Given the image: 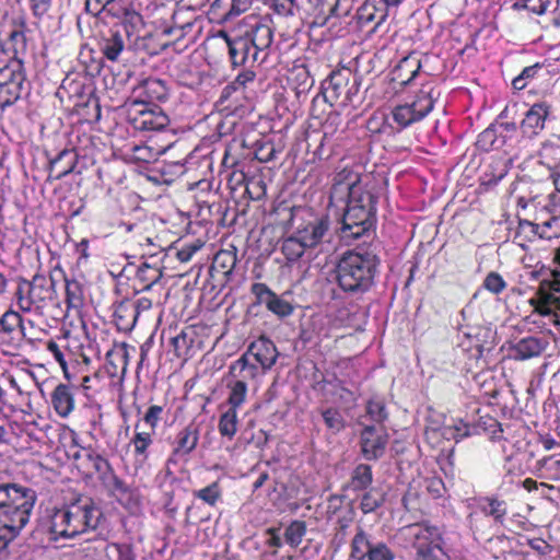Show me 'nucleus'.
Returning <instances> with one entry per match:
<instances>
[{
    "mask_svg": "<svg viewBox=\"0 0 560 560\" xmlns=\"http://www.w3.org/2000/svg\"><path fill=\"white\" fill-rule=\"evenodd\" d=\"M362 77L349 67H340L330 72L322 83L325 102L331 106L347 107L359 100Z\"/></svg>",
    "mask_w": 560,
    "mask_h": 560,
    "instance_id": "0eeeda50",
    "label": "nucleus"
},
{
    "mask_svg": "<svg viewBox=\"0 0 560 560\" xmlns=\"http://www.w3.org/2000/svg\"><path fill=\"white\" fill-rule=\"evenodd\" d=\"M529 305L533 306L534 313L544 317L560 307V298L546 291L544 287H538L534 296L529 300Z\"/></svg>",
    "mask_w": 560,
    "mask_h": 560,
    "instance_id": "4c0bfd02",
    "label": "nucleus"
},
{
    "mask_svg": "<svg viewBox=\"0 0 560 560\" xmlns=\"http://www.w3.org/2000/svg\"><path fill=\"white\" fill-rule=\"evenodd\" d=\"M152 23L161 31L162 35L175 36V39L184 37L195 26L194 22H179V13L165 4L155 5Z\"/></svg>",
    "mask_w": 560,
    "mask_h": 560,
    "instance_id": "aec40b11",
    "label": "nucleus"
},
{
    "mask_svg": "<svg viewBox=\"0 0 560 560\" xmlns=\"http://www.w3.org/2000/svg\"><path fill=\"white\" fill-rule=\"evenodd\" d=\"M56 95L62 103L71 104L78 115L95 118L101 116L98 97L95 95L92 84L88 83L83 75L67 74Z\"/></svg>",
    "mask_w": 560,
    "mask_h": 560,
    "instance_id": "6e6552de",
    "label": "nucleus"
},
{
    "mask_svg": "<svg viewBox=\"0 0 560 560\" xmlns=\"http://www.w3.org/2000/svg\"><path fill=\"white\" fill-rule=\"evenodd\" d=\"M435 91L434 81L422 82L420 89L408 101L392 108L390 118L398 131L423 120L433 110Z\"/></svg>",
    "mask_w": 560,
    "mask_h": 560,
    "instance_id": "423d86ee",
    "label": "nucleus"
},
{
    "mask_svg": "<svg viewBox=\"0 0 560 560\" xmlns=\"http://www.w3.org/2000/svg\"><path fill=\"white\" fill-rule=\"evenodd\" d=\"M90 472H94L98 481L112 492L126 494L130 490L126 482L116 474L113 465L104 455L96 460Z\"/></svg>",
    "mask_w": 560,
    "mask_h": 560,
    "instance_id": "a878e982",
    "label": "nucleus"
},
{
    "mask_svg": "<svg viewBox=\"0 0 560 560\" xmlns=\"http://www.w3.org/2000/svg\"><path fill=\"white\" fill-rule=\"evenodd\" d=\"M125 49V39L119 30L110 28L100 42V50L103 56L112 61H118L119 56Z\"/></svg>",
    "mask_w": 560,
    "mask_h": 560,
    "instance_id": "c9c22d12",
    "label": "nucleus"
},
{
    "mask_svg": "<svg viewBox=\"0 0 560 560\" xmlns=\"http://www.w3.org/2000/svg\"><path fill=\"white\" fill-rule=\"evenodd\" d=\"M553 3V0H518L511 5L510 10L514 18L529 20L532 15L545 14Z\"/></svg>",
    "mask_w": 560,
    "mask_h": 560,
    "instance_id": "72a5a7b5",
    "label": "nucleus"
},
{
    "mask_svg": "<svg viewBox=\"0 0 560 560\" xmlns=\"http://www.w3.org/2000/svg\"><path fill=\"white\" fill-rule=\"evenodd\" d=\"M288 81L295 91L296 96L307 93L314 85V78L312 77L308 67L304 63H295L290 69Z\"/></svg>",
    "mask_w": 560,
    "mask_h": 560,
    "instance_id": "e433bc0d",
    "label": "nucleus"
},
{
    "mask_svg": "<svg viewBox=\"0 0 560 560\" xmlns=\"http://www.w3.org/2000/svg\"><path fill=\"white\" fill-rule=\"evenodd\" d=\"M56 294L54 278L36 273L32 280L18 279L14 300L22 312H31L46 307L56 299Z\"/></svg>",
    "mask_w": 560,
    "mask_h": 560,
    "instance_id": "1a4fd4ad",
    "label": "nucleus"
},
{
    "mask_svg": "<svg viewBox=\"0 0 560 560\" xmlns=\"http://www.w3.org/2000/svg\"><path fill=\"white\" fill-rule=\"evenodd\" d=\"M65 279V302L68 311L79 312L84 305V290L82 284L75 279Z\"/></svg>",
    "mask_w": 560,
    "mask_h": 560,
    "instance_id": "37998d69",
    "label": "nucleus"
},
{
    "mask_svg": "<svg viewBox=\"0 0 560 560\" xmlns=\"http://www.w3.org/2000/svg\"><path fill=\"white\" fill-rule=\"evenodd\" d=\"M127 120L139 131H162L170 125L168 115L156 104L127 103Z\"/></svg>",
    "mask_w": 560,
    "mask_h": 560,
    "instance_id": "dca6fc26",
    "label": "nucleus"
},
{
    "mask_svg": "<svg viewBox=\"0 0 560 560\" xmlns=\"http://www.w3.org/2000/svg\"><path fill=\"white\" fill-rule=\"evenodd\" d=\"M271 23L267 16L249 14L243 19L235 36L221 33L233 67H256L266 61L273 42Z\"/></svg>",
    "mask_w": 560,
    "mask_h": 560,
    "instance_id": "f257e3e1",
    "label": "nucleus"
},
{
    "mask_svg": "<svg viewBox=\"0 0 560 560\" xmlns=\"http://www.w3.org/2000/svg\"><path fill=\"white\" fill-rule=\"evenodd\" d=\"M267 310L278 317L283 318L290 316L293 313L294 307L290 302L275 293L271 301L268 302Z\"/></svg>",
    "mask_w": 560,
    "mask_h": 560,
    "instance_id": "338daca9",
    "label": "nucleus"
},
{
    "mask_svg": "<svg viewBox=\"0 0 560 560\" xmlns=\"http://www.w3.org/2000/svg\"><path fill=\"white\" fill-rule=\"evenodd\" d=\"M26 23L24 20H14L3 45V51L12 52L11 59L21 58L27 50Z\"/></svg>",
    "mask_w": 560,
    "mask_h": 560,
    "instance_id": "c756f323",
    "label": "nucleus"
},
{
    "mask_svg": "<svg viewBox=\"0 0 560 560\" xmlns=\"http://www.w3.org/2000/svg\"><path fill=\"white\" fill-rule=\"evenodd\" d=\"M164 269L163 259L155 253H150L149 257H143L138 265H126L121 270V276L127 278L129 287L135 294H138L160 284Z\"/></svg>",
    "mask_w": 560,
    "mask_h": 560,
    "instance_id": "9b49d317",
    "label": "nucleus"
},
{
    "mask_svg": "<svg viewBox=\"0 0 560 560\" xmlns=\"http://www.w3.org/2000/svg\"><path fill=\"white\" fill-rule=\"evenodd\" d=\"M244 97L243 92L230 82L222 89L219 103L222 105L225 104V108L228 109H236Z\"/></svg>",
    "mask_w": 560,
    "mask_h": 560,
    "instance_id": "e2e57ef3",
    "label": "nucleus"
},
{
    "mask_svg": "<svg viewBox=\"0 0 560 560\" xmlns=\"http://www.w3.org/2000/svg\"><path fill=\"white\" fill-rule=\"evenodd\" d=\"M482 287L490 293L499 295L506 289L508 283L499 272L491 271L483 279Z\"/></svg>",
    "mask_w": 560,
    "mask_h": 560,
    "instance_id": "774afa93",
    "label": "nucleus"
},
{
    "mask_svg": "<svg viewBox=\"0 0 560 560\" xmlns=\"http://www.w3.org/2000/svg\"><path fill=\"white\" fill-rule=\"evenodd\" d=\"M549 342L542 337H524L520 339L513 347L512 351L516 360H528L539 357L548 347Z\"/></svg>",
    "mask_w": 560,
    "mask_h": 560,
    "instance_id": "473e14b6",
    "label": "nucleus"
},
{
    "mask_svg": "<svg viewBox=\"0 0 560 560\" xmlns=\"http://www.w3.org/2000/svg\"><path fill=\"white\" fill-rule=\"evenodd\" d=\"M474 427L476 429V434L485 433L489 435L492 441L503 439V428L502 424L492 416L486 413L480 415L477 421L474 422Z\"/></svg>",
    "mask_w": 560,
    "mask_h": 560,
    "instance_id": "a18cd8bd",
    "label": "nucleus"
},
{
    "mask_svg": "<svg viewBox=\"0 0 560 560\" xmlns=\"http://www.w3.org/2000/svg\"><path fill=\"white\" fill-rule=\"evenodd\" d=\"M36 502L34 489L18 482L0 483V558L30 523Z\"/></svg>",
    "mask_w": 560,
    "mask_h": 560,
    "instance_id": "f03ea898",
    "label": "nucleus"
},
{
    "mask_svg": "<svg viewBox=\"0 0 560 560\" xmlns=\"http://www.w3.org/2000/svg\"><path fill=\"white\" fill-rule=\"evenodd\" d=\"M373 482L372 467L368 464H359L351 471L349 481L343 486V490L362 492L368 490Z\"/></svg>",
    "mask_w": 560,
    "mask_h": 560,
    "instance_id": "58836bf2",
    "label": "nucleus"
},
{
    "mask_svg": "<svg viewBox=\"0 0 560 560\" xmlns=\"http://www.w3.org/2000/svg\"><path fill=\"white\" fill-rule=\"evenodd\" d=\"M306 248L296 233L284 238L281 243V253L291 264L298 261L304 255Z\"/></svg>",
    "mask_w": 560,
    "mask_h": 560,
    "instance_id": "3c124183",
    "label": "nucleus"
},
{
    "mask_svg": "<svg viewBox=\"0 0 560 560\" xmlns=\"http://www.w3.org/2000/svg\"><path fill=\"white\" fill-rule=\"evenodd\" d=\"M537 238H542L540 224L526 219H520L514 235L515 242H517L520 246L525 247L526 243H532Z\"/></svg>",
    "mask_w": 560,
    "mask_h": 560,
    "instance_id": "49530a36",
    "label": "nucleus"
},
{
    "mask_svg": "<svg viewBox=\"0 0 560 560\" xmlns=\"http://www.w3.org/2000/svg\"><path fill=\"white\" fill-rule=\"evenodd\" d=\"M47 518L49 540L57 541L95 530L104 520V513L91 497L80 494L60 508H52Z\"/></svg>",
    "mask_w": 560,
    "mask_h": 560,
    "instance_id": "7ed1b4c3",
    "label": "nucleus"
},
{
    "mask_svg": "<svg viewBox=\"0 0 560 560\" xmlns=\"http://www.w3.org/2000/svg\"><path fill=\"white\" fill-rule=\"evenodd\" d=\"M389 442L386 429L375 425H365L360 432V452L365 460H378L385 455Z\"/></svg>",
    "mask_w": 560,
    "mask_h": 560,
    "instance_id": "a211bd4d",
    "label": "nucleus"
},
{
    "mask_svg": "<svg viewBox=\"0 0 560 560\" xmlns=\"http://www.w3.org/2000/svg\"><path fill=\"white\" fill-rule=\"evenodd\" d=\"M192 335L191 330L183 329L176 336L171 337V345L176 358L187 360L190 357V351L195 342Z\"/></svg>",
    "mask_w": 560,
    "mask_h": 560,
    "instance_id": "8fccbe9b",
    "label": "nucleus"
},
{
    "mask_svg": "<svg viewBox=\"0 0 560 560\" xmlns=\"http://www.w3.org/2000/svg\"><path fill=\"white\" fill-rule=\"evenodd\" d=\"M535 467L541 477L552 481H560V453L544 456L536 460Z\"/></svg>",
    "mask_w": 560,
    "mask_h": 560,
    "instance_id": "09e8293b",
    "label": "nucleus"
},
{
    "mask_svg": "<svg viewBox=\"0 0 560 560\" xmlns=\"http://www.w3.org/2000/svg\"><path fill=\"white\" fill-rule=\"evenodd\" d=\"M25 80L22 58L10 59L0 67V107L2 109L20 100Z\"/></svg>",
    "mask_w": 560,
    "mask_h": 560,
    "instance_id": "f3484780",
    "label": "nucleus"
},
{
    "mask_svg": "<svg viewBox=\"0 0 560 560\" xmlns=\"http://www.w3.org/2000/svg\"><path fill=\"white\" fill-rule=\"evenodd\" d=\"M516 131L515 122H493L490 124L477 137L476 147L485 152L502 149L508 139V133Z\"/></svg>",
    "mask_w": 560,
    "mask_h": 560,
    "instance_id": "393cba45",
    "label": "nucleus"
},
{
    "mask_svg": "<svg viewBox=\"0 0 560 560\" xmlns=\"http://www.w3.org/2000/svg\"><path fill=\"white\" fill-rule=\"evenodd\" d=\"M385 502V493L377 488L364 490L361 497L360 510L363 514H369L380 509Z\"/></svg>",
    "mask_w": 560,
    "mask_h": 560,
    "instance_id": "603ef678",
    "label": "nucleus"
},
{
    "mask_svg": "<svg viewBox=\"0 0 560 560\" xmlns=\"http://www.w3.org/2000/svg\"><path fill=\"white\" fill-rule=\"evenodd\" d=\"M555 74L550 70V65L546 62H536L525 67L512 82L514 91L529 89L528 93L547 97L552 94L555 86Z\"/></svg>",
    "mask_w": 560,
    "mask_h": 560,
    "instance_id": "2eb2a0df",
    "label": "nucleus"
},
{
    "mask_svg": "<svg viewBox=\"0 0 560 560\" xmlns=\"http://www.w3.org/2000/svg\"><path fill=\"white\" fill-rule=\"evenodd\" d=\"M478 508L483 515L492 517L499 524H503L508 514L506 501L495 495L481 498Z\"/></svg>",
    "mask_w": 560,
    "mask_h": 560,
    "instance_id": "ea45409f",
    "label": "nucleus"
},
{
    "mask_svg": "<svg viewBox=\"0 0 560 560\" xmlns=\"http://www.w3.org/2000/svg\"><path fill=\"white\" fill-rule=\"evenodd\" d=\"M234 369V363L229 366V378L226 381V388L229 390L228 398L224 404L220 406V409L229 407L232 409L240 410L247 400V381L254 380L255 375H247V373L238 372Z\"/></svg>",
    "mask_w": 560,
    "mask_h": 560,
    "instance_id": "b1692460",
    "label": "nucleus"
},
{
    "mask_svg": "<svg viewBox=\"0 0 560 560\" xmlns=\"http://www.w3.org/2000/svg\"><path fill=\"white\" fill-rule=\"evenodd\" d=\"M373 545L370 535L363 527L359 526L350 542V558L353 560H365Z\"/></svg>",
    "mask_w": 560,
    "mask_h": 560,
    "instance_id": "c03bdc74",
    "label": "nucleus"
},
{
    "mask_svg": "<svg viewBox=\"0 0 560 560\" xmlns=\"http://www.w3.org/2000/svg\"><path fill=\"white\" fill-rule=\"evenodd\" d=\"M279 352L277 350L276 345L269 338L261 336L257 340L253 341L247 350L236 360L234 361V369L238 372H245L247 375L257 376L259 373L258 365L254 364L252 360H255L262 372L270 370L277 359Z\"/></svg>",
    "mask_w": 560,
    "mask_h": 560,
    "instance_id": "ddd939ff",
    "label": "nucleus"
},
{
    "mask_svg": "<svg viewBox=\"0 0 560 560\" xmlns=\"http://www.w3.org/2000/svg\"><path fill=\"white\" fill-rule=\"evenodd\" d=\"M387 18V5L381 2L378 7L375 0L364 1L357 11L358 24L364 27L374 23L373 30L381 25Z\"/></svg>",
    "mask_w": 560,
    "mask_h": 560,
    "instance_id": "2f4dec72",
    "label": "nucleus"
},
{
    "mask_svg": "<svg viewBox=\"0 0 560 560\" xmlns=\"http://www.w3.org/2000/svg\"><path fill=\"white\" fill-rule=\"evenodd\" d=\"M376 203L377 197L366 186L361 184L352 188V194L349 196L346 206L359 209L364 208L376 212Z\"/></svg>",
    "mask_w": 560,
    "mask_h": 560,
    "instance_id": "a19ab883",
    "label": "nucleus"
},
{
    "mask_svg": "<svg viewBox=\"0 0 560 560\" xmlns=\"http://www.w3.org/2000/svg\"><path fill=\"white\" fill-rule=\"evenodd\" d=\"M23 318L19 312L5 311L0 317V334L11 335L18 329L23 330Z\"/></svg>",
    "mask_w": 560,
    "mask_h": 560,
    "instance_id": "680f3d73",
    "label": "nucleus"
},
{
    "mask_svg": "<svg viewBox=\"0 0 560 560\" xmlns=\"http://www.w3.org/2000/svg\"><path fill=\"white\" fill-rule=\"evenodd\" d=\"M421 59L416 52L399 60V62L390 71V80L400 88L411 85L416 80L420 84L425 81H432L428 73L422 72Z\"/></svg>",
    "mask_w": 560,
    "mask_h": 560,
    "instance_id": "412c9836",
    "label": "nucleus"
},
{
    "mask_svg": "<svg viewBox=\"0 0 560 560\" xmlns=\"http://www.w3.org/2000/svg\"><path fill=\"white\" fill-rule=\"evenodd\" d=\"M502 452L504 457L503 468L508 475L522 476L532 469L536 457L534 445L521 434H512L503 438Z\"/></svg>",
    "mask_w": 560,
    "mask_h": 560,
    "instance_id": "f8f14e48",
    "label": "nucleus"
},
{
    "mask_svg": "<svg viewBox=\"0 0 560 560\" xmlns=\"http://www.w3.org/2000/svg\"><path fill=\"white\" fill-rule=\"evenodd\" d=\"M534 208L541 207V211L547 212L550 215L559 214L560 212V191L557 189L549 194L547 197L540 199L536 196L529 200Z\"/></svg>",
    "mask_w": 560,
    "mask_h": 560,
    "instance_id": "bf43d9fd",
    "label": "nucleus"
},
{
    "mask_svg": "<svg viewBox=\"0 0 560 560\" xmlns=\"http://www.w3.org/2000/svg\"><path fill=\"white\" fill-rule=\"evenodd\" d=\"M539 158L541 163L551 171H560V143L553 140L542 142L539 150Z\"/></svg>",
    "mask_w": 560,
    "mask_h": 560,
    "instance_id": "de8ad7c7",
    "label": "nucleus"
},
{
    "mask_svg": "<svg viewBox=\"0 0 560 560\" xmlns=\"http://www.w3.org/2000/svg\"><path fill=\"white\" fill-rule=\"evenodd\" d=\"M236 262L237 248L233 245L215 253L209 269L210 278L215 282L213 287L223 288L231 281Z\"/></svg>",
    "mask_w": 560,
    "mask_h": 560,
    "instance_id": "5701e85b",
    "label": "nucleus"
},
{
    "mask_svg": "<svg viewBox=\"0 0 560 560\" xmlns=\"http://www.w3.org/2000/svg\"><path fill=\"white\" fill-rule=\"evenodd\" d=\"M365 411L369 418L377 424L382 425L388 419L385 399L380 396H373L366 401Z\"/></svg>",
    "mask_w": 560,
    "mask_h": 560,
    "instance_id": "6e6d98bb",
    "label": "nucleus"
},
{
    "mask_svg": "<svg viewBox=\"0 0 560 560\" xmlns=\"http://www.w3.org/2000/svg\"><path fill=\"white\" fill-rule=\"evenodd\" d=\"M276 153L277 149L271 140L262 137L255 141L253 147V154L257 161L261 163L270 162L276 158Z\"/></svg>",
    "mask_w": 560,
    "mask_h": 560,
    "instance_id": "13d9d810",
    "label": "nucleus"
},
{
    "mask_svg": "<svg viewBox=\"0 0 560 560\" xmlns=\"http://www.w3.org/2000/svg\"><path fill=\"white\" fill-rule=\"evenodd\" d=\"M376 212L346 206L341 219L340 238L347 244L362 240L363 245L374 244Z\"/></svg>",
    "mask_w": 560,
    "mask_h": 560,
    "instance_id": "9d476101",
    "label": "nucleus"
},
{
    "mask_svg": "<svg viewBox=\"0 0 560 560\" xmlns=\"http://www.w3.org/2000/svg\"><path fill=\"white\" fill-rule=\"evenodd\" d=\"M120 22L128 36L138 34L144 27L143 16L133 5L120 19Z\"/></svg>",
    "mask_w": 560,
    "mask_h": 560,
    "instance_id": "052dcab7",
    "label": "nucleus"
},
{
    "mask_svg": "<svg viewBox=\"0 0 560 560\" xmlns=\"http://www.w3.org/2000/svg\"><path fill=\"white\" fill-rule=\"evenodd\" d=\"M552 109V104L546 97L533 103L525 112L520 124L523 137L528 139L538 137L546 128V122L551 116Z\"/></svg>",
    "mask_w": 560,
    "mask_h": 560,
    "instance_id": "6ab92c4d",
    "label": "nucleus"
},
{
    "mask_svg": "<svg viewBox=\"0 0 560 560\" xmlns=\"http://www.w3.org/2000/svg\"><path fill=\"white\" fill-rule=\"evenodd\" d=\"M164 407L150 405L142 418L135 424V433L130 440L133 456L142 462L149 458V448L153 445L154 435L160 422L163 420Z\"/></svg>",
    "mask_w": 560,
    "mask_h": 560,
    "instance_id": "4468645a",
    "label": "nucleus"
},
{
    "mask_svg": "<svg viewBox=\"0 0 560 560\" xmlns=\"http://www.w3.org/2000/svg\"><path fill=\"white\" fill-rule=\"evenodd\" d=\"M330 221L327 215L315 218L304 226L296 230V234L307 248H314L319 245L327 234Z\"/></svg>",
    "mask_w": 560,
    "mask_h": 560,
    "instance_id": "cd10ccee",
    "label": "nucleus"
},
{
    "mask_svg": "<svg viewBox=\"0 0 560 560\" xmlns=\"http://www.w3.org/2000/svg\"><path fill=\"white\" fill-rule=\"evenodd\" d=\"M406 537L415 550L413 560H448L445 549V526L428 520L404 527Z\"/></svg>",
    "mask_w": 560,
    "mask_h": 560,
    "instance_id": "39448f33",
    "label": "nucleus"
},
{
    "mask_svg": "<svg viewBox=\"0 0 560 560\" xmlns=\"http://www.w3.org/2000/svg\"><path fill=\"white\" fill-rule=\"evenodd\" d=\"M232 0H214L209 9L211 20L218 23H225L233 20V13L230 11Z\"/></svg>",
    "mask_w": 560,
    "mask_h": 560,
    "instance_id": "0e129e2a",
    "label": "nucleus"
},
{
    "mask_svg": "<svg viewBox=\"0 0 560 560\" xmlns=\"http://www.w3.org/2000/svg\"><path fill=\"white\" fill-rule=\"evenodd\" d=\"M199 439L200 431L198 425L190 422L183 427L171 442V454L167 462L176 464L179 460H187L197 448Z\"/></svg>",
    "mask_w": 560,
    "mask_h": 560,
    "instance_id": "4be33fe9",
    "label": "nucleus"
},
{
    "mask_svg": "<svg viewBox=\"0 0 560 560\" xmlns=\"http://www.w3.org/2000/svg\"><path fill=\"white\" fill-rule=\"evenodd\" d=\"M73 386L60 383L58 384L50 394V405L60 418H68L75 408Z\"/></svg>",
    "mask_w": 560,
    "mask_h": 560,
    "instance_id": "c85d7f7f",
    "label": "nucleus"
},
{
    "mask_svg": "<svg viewBox=\"0 0 560 560\" xmlns=\"http://www.w3.org/2000/svg\"><path fill=\"white\" fill-rule=\"evenodd\" d=\"M78 156L73 150L63 149L49 161V180H59L73 172Z\"/></svg>",
    "mask_w": 560,
    "mask_h": 560,
    "instance_id": "7c9ffc66",
    "label": "nucleus"
},
{
    "mask_svg": "<svg viewBox=\"0 0 560 560\" xmlns=\"http://www.w3.org/2000/svg\"><path fill=\"white\" fill-rule=\"evenodd\" d=\"M221 410L218 431L223 439L232 441L238 431V410L229 407Z\"/></svg>",
    "mask_w": 560,
    "mask_h": 560,
    "instance_id": "79ce46f5",
    "label": "nucleus"
},
{
    "mask_svg": "<svg viewBox=\"0 0 560 560\" xmlns=\"http://www.w3.org/2000/svg\"><path fill=\"white\" fill-rule=\"evenodd\" d=\"M222 487L219 480H215L205 488L194 491V497L201 500L205 504L214 508L222 500Z\"/></svg>",
    "mask_w": 560,
    "mask_h": 560,
    "instance_id": "5fc2aeb1",
    "label": "nucleus"
},
{
    "mask_svg": "<svg viewBox=\"0 0 560 560\" xmlns=\"http://www.w3.org/2000/svg\"><path fill=\"white\" fill-rule=\"evenodd\" d=\"M365 245L346 250L336 264V281L345 293L362 295L375 284L381 259L374 244Z\"/></svg>",
    "mask_w": 560,
    "mask_h": 560,
    "instance_id": "20e7f679",
    "label": "nucleus"
},
{
    "mask_svg": "<svg viewBox=\"0 0 560 560\" xmlns=\"http://www.w3.org/2000/svg\"><path fill=\"white\" fill-rule=\"evenodd\" d=\"M137 98L130 102H145L154 104V102L164 103L170 97V89L166 82L159 78H148L143 80L135 90Z\"/></svg>",
    "mask_w": 560,
    "mask_h": 560,
    "instance_id": "bb28decb",
    "label": "nucleus"
},
{
    "mask_svg": "<svg viewBox=\"0 0 560 560\" xmlns=\"http://www.w3.org/2000/svg\"><path fill=\"white\" fill-rule=\"evenodd\" d=\"M103 456L95 446L75 451L72 455L73 462L79 469L91 471L92 466Z\"/></svg>",
    "mask_w": 560,
    "mask_h": 560,
    "instance_id": "4d7b16f0",
    "label": "nucleus"
},
{
    "mask_svg": "<svg viewBox=\"0 0 560 560\" xmlns=\"http://www.w3.org/2000/svg\"><path fill=\"white\" fill-rule=\"evenodd\" d=\"M322 417L326 428L334 433L345 429L346 423L341 412L337 408H327L322 411Z\"/></svg>",
    "mask_w": 560,
    "mask_h": 560,
    "instance_id": "69168bd1",
    "label": "nucleus"
},
{
    "mask_svg": "<svg viewBox=\"0 0 560 560\" xmlns=\"http://www.w3.org/2000/svg\"><path fill=\"white\" fill-rule=\"evenodd\" d=\"M113 320L119 331L130 332L138 320L132 301L124 300L116 304Z\"/></svg>",
    "mask_w": 560,
    "mask_h": 560,
    "instance_id": "f704fd0d",
    "label": "nucleus"
},
{
    "mask_svg": "<svg viewBox=\"0 0 560 560\" xmlns=\"http://www.w3.org/2000/svg\"><path fill=\"white\" fill-rule=\"evenodd\" d=\"M307 533V525L305 521L293 520L284 529V541L291 548H298Z\"/></svg>",
    "mask_w": 560,
    "mask_h": 560,
    "instance_id": "864d4df0",
    "label": "nucleus"
}]
</instances>
